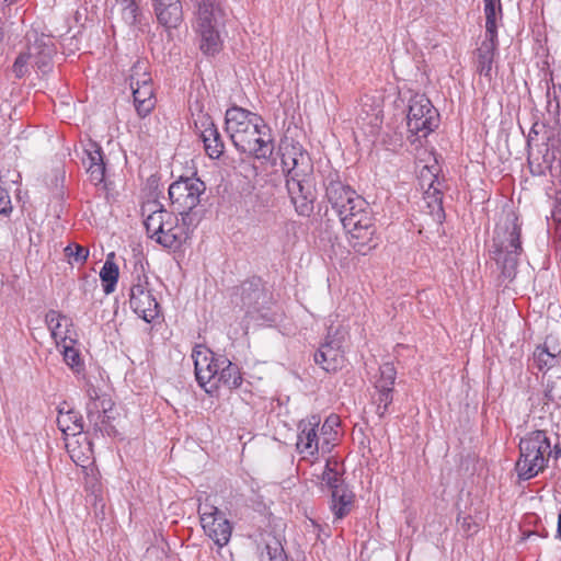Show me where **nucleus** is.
I'll return each instance as SVG.
<instances>
[{
	"instance_id": "1",
	"label": "nucleus",
	"mask_w": 561,
	"mask_h": 561,
	"mask_svg": "<svg viewBox=\"0 0 561 561\" xmlns=\"http://www.w3.org/2000/svg\"><path fill=\"white\" fill-rule=\"evenodd\" d=\"M325 197L337 211L351 247L360 254L374 249L375 218L365 198L340 181L327 185Z\"/></svg>"
},
{
	"instance_id": "30",
	"label": "nucleus",
	"mask_w": 561,
	"mask_h": 561,
	"mask_svg": "<svg viewBox=\"0 0 561 561\" xmlns=\"http://www.w3.org/2000/svg\"><path fill=\"white\" fill-rule=\"evenodd\" d=\"M339 462L335 459H328L324 471L321 476V484L327 485L333 491L334 489L343 485L341 473L337 470Z\"/></svg>"
},
{
	"instance_id": "38",
	"label": "nucleus",
	"mask_w": 561,
	"mask_h": 561,
	"mask_svg": "<svg viewBox=\"0 0 561 561\" xmlns=\"http://www.w3.org/2000/svg\"><path fill=\"white\" fill-rule=\"evenodd\" d=\"M261 561H286V554L282 545L277 540L266 543L261 553Z\"/></svg>"
},
{
	"instance_id": "40",
	"label": "nucleus",
	"mask_w": 561,
	"mask_h": 561,
	"mask_svg": "<svg viewBox=\"0 0 561 561\" xmlns=\"http://www.w3.org/2000/svg\"><path fill=\"white\" fill-rule=\"evenodd\" d=\"M552 219L557 225L558 241L561 244V191L557 193L556 202L552 209Z\"/></svg>"
},
{
	"instance_id": "16",
	"label": "nucleus",
	"mask_w": 561,
	"mask_h": 561,
	"mask_svg": "<svg viewBox=\"0 0 561 561\" xmlns=\"http://www.w3.org/2000/svg\"><path fill=\"white\" fill-rule=\"evenodd\" d=\"M45 321L50 331L57 346L61 343H76V331L73 329L71 319L61 314L59 311L49 310L45 316Z\"/></svg>"
},
{
	"instance_id": "35",
	"label": "nucleus",
	"mask_w": 561,
	"mask_h": 561,
	"mask_svg": "<svg viewBox=\"0 0 561 561\" xmlns=\"http://www.w3.org/2000/svg\"><path fill=\"white\" fill-rule=\"evenodd\" d=\"M113 408V402L111 398L106 396L95 397L93 398L91 396L89 403L87 404V410L89 415L96 414L98 417L101 416L103 413L106 415L107 412H110Z\"/></svg>"
},
{
	"instance_id": "21",
	"label": "nucleus",
	"mask_w": 561,
	"mask_h": 561,
	"mask_svg": "<svg viewBox=\"0 0 561 561\" xmlns=\"http://www.w3.org/2000/svg\"><path fill=\"white\" fill-rule=\"evenodd\" d=\"M201 137L204 142L205 151L211 159H218L224 153V142L220 134L208 115H202Z\"/></svg>"
},
{
	"instance_id": "27",
	"label": "nucleus",
	"mask_w": 561,
	"mask_h": 561,
	"mask_svg": "<svg viewBox=\"0 0 561 561\" xmlns=\"http://www.w3.org/2000/svg\"><path fill=\"white\" fill-rule=\"evenodd\" d=\"M57 425L69 438L81 435L83 432V419L80 413L75 410H59Z\"/></svg>"
},
{
	"instance_id": "5",
	"label": "nucleus",
	"mask_w": 561,
	"mask_h": 561,
	"mask_svg": "<svg viewBox=\"0 0 561 561\" xmlns=\"http://www.w3.org/2000/svg\"><path fill=\"white\" fill-rule=\"evenodd\" d=\"M518 449L515 471L520 480H529L542 472L550 457H561V447L558 444L552 447L547 432L542 430L531 431L522 437Z\"/></svg>"
},
{
	"instance_id": "17",
	"label": "nucleus",
	"mask_w": 561,
	"mask_h": 561,
	"mask_svg": "<svg viewBox=\"0 0 561 561\" xmlns=\"http://www.w3.org/2000/svg\"><path fill=\"white\" fill-rule=\"evenodd\" d=\"M314 362L327 373H336L345 365V354L337 341H327L314 354Z\"/></svg>"
},
{
	"instance_id": "41",
	"label": "nucleus",
	"mask_w": 561,
	"mask_h": 561,
	"mask_svg": "<svg viewBox=\"0 0 561 561\" xmlns=\"http://www.w3.org/2000/svg\"><path fill=\"white\" fill-rule=\"evenodd\" d=\"M460 527L467 536L474 535L479 529V525L471 516L462 517L460 520Z\"/></svg>"
},
{
	"instance_id": "10",
	"label": "nucleus",
	"mask_w": 561,
	"mask_h": 561,
	"mask_svg": "<svg viewBox=\"0 0 561 561\" xmlns=\"http://www.w3.org/2000/svg\"><path fill=\"white\" fill-rule=\"evenodd\" d=\"M439 114L431 101L424 96L411 100L408 113V129L419 138L427 137L438 127Z\"/></svg>"
},
{
	"instance_id": "9",
	"label": "nucleus",
	"mask_w": 561,
	"mask_h": 561,
	"mask_svg": "<svg viewBox=\"0 0 561 561\" xmlns=\"http://www.w3.org/2000/svg\"><path fill=\"white\" fill-rule=\"evenodd\" d=\"M194 371L196 380L205 392L216 394V378L221 367L224 356H216L215 353L203 344L196 345L192 351Z\"/></svg>"
},
{
	"instance_id": "44",
	"label": "nucleus",
	"mask_w": 561,
	"mask_h": 561,
	"mask_svg": "<svg viewBox=\"0 0 561 561\" xmlns=\"http://www.w3.org/2000/svg\"><path fill=\"white\" fill-rule=\"evenodd\" d=\"M12 209L9 193L0 187V214H7Z\"/></svg>"
},
{
	"instance_id": "18",
	"label": "nucleus",
	"mask_w": 561,
	"mask_h": 561,
	"mask_svg": "<svg viewBox=\"0 0 561 561\" xmlns=\"http://www.w3.org/2000/svg\"><path fill=\"white\" fill-rule=\"evenodd\" d=\"M157 21L164 28H178L183 22V8L181 0H170L152 7Z\"/></svg>"
},
{
	"instance_id": "36",
	"label": "nucleus",
	"mask_w": 561,
	"mask_h": 561,
	"mask_svg": "<svg viewBox=\"0 0 561 561\" xmlns=\"http://www.w3.org/2000/svg\"><path fill=\"white\" fill-rule=\"evenodd\" d=\"M89 249L78 243H70L65 248V255L70 264H84L89 257Z\"/></svg>"
},
{
	"instance_id": "26",
	"label": "nucleus",
	"mask_w": 561,
	"mask_h": 561,
	"mask_svg": "<svg viewBox=\"0 0 561 561\" xmlns=\"http://www.w3.org/2000/svg\"><path fill=\"white\" fill-rule=\"evenodd\" d=\"M199 38V49L204 55L214 56L222 49L218 27H195Z\"/></svg>"
},
{
	"instance_id": "39",
	"label": "nucleus",
	"mask_w": 561,
	"mask_h": 561,
	"mask_svg": "<svg viewBox=\"0 0 561 561\" xmlns=\"http://www.w3.org/2000/svg\"><path fill=\"white\" fill-rule=\"evenodd\" d=\"M28 65H33V62H31V60L25 51L21 53L13 64V67H12L13 72L15 73V76L18 78H22L27 73Z\"/></svg>"
},
{
	"instance_id": "24",
	"label": "nucleus",
	"mask_w": 561,
	"mask_h": 561,
	"mask_svg": "<svg viewBox=\"0 0 561 561\" xmlns=\"http://www.w3.org/2000/svg\"><path fill=\"white\" fill-rule=\"evenodd\" d=\"M354 500V493L344 484L332 491L330 507L336 519H342L351 513Z\"/></svg>"
},
{
	"instance_id": "12",
	"label": "nucleus",
	"mask_w": 561,
	"mask_h": 561,
	"mask_svg": "<svg viewBox=\"0 0 561 561\" xmlns=\"http://www.w3.org/2000/svg\"><path fill=\"white\" fill-rule=\"evenodd\" d=\"M129 306L146 322L151 323L160 316V306L153 296L146 276H138L131 285Z\"/></svg>"
},
{
	"instance_id": "8",
	"label": "nucleus",
	"mask_w": 561,
	"mask_h": 561,
	"mask_svg": "<svg viewBox=\"0 0 561 561\" xmlns=\"http://www.w3.org/2000/svg\"><path fill=\"white\" fill-rule=\"evenodd\" d=\"M198 514L202 528L218 547L226 546L232 535V525L209 497H206L198 506Z\"/></svg>"
},
{
	"instance_id": "13",
	"label": "nucleus",
	"mask_w": 561,
	"mask_h": 561,
	"mask_svg": "<svg viewBox=\"0 0 561 561\" xmlns=\"http://www.w3.org/2000/svg\"><path fill=\"white\" fill-rule=\"evenodd\" d=\"M556 385L547 382L542 389L533 390L528 397L529 412L539 419L551 416L558 408Z\"/></svg>"
},
{
	"instance_id": "19",
	"label": "nucleus",
	"mask_w": 561,
	"mask_h": 561,
	"mask_svg": "<svg viewBox=\"0 0 561 561\" xmlns=\"http://www.w3.org/2000/svg\"><path fill=\"white\" fill-rule=\"evenodd\" d=\"M66 448L70 458L77 466L85 468L93 465L92 443L85 435L81 434L76 437L67 438Z\"/></svg>"
},
{
	"instance_id": "15",
	"label": "nucleus",
	"mask_w": 561,
	"mask_h": 561,
	"mask_svg": "<svg viewBox=\"0 0 561 561\" xmlns=\"http://www.w3.org/2000/svg\"><path fill=\"white\" fill-rule=\"evenodd\" d=\"M82 164L85 167L91 183L99 185L105 178V163L102 148L89 140L83 147Z\"/></svg>"
},
{
	"instance_id": "4",
	"label": "nucleus",
	"mask_w": 561,
	"mask_h": 561,
	"mask_svg": "<svg viewBox=\"0 0 561 561\" xmlns=\"http://www.w3.org/2000/svg\"><path fill=\"white\" fill-rule=\"evenodd\" d=\"M341 421L339 415H329L320 426L318 416L302 420L298 426L296 449L302 460L313 463L319 454H328L339 438Z\"/></svg>"
},
{
	"instance_id": "20",
	"label": "nucleus",
	"mask_w": 561,
	"mask_h": 561,
	"mask_svg": "<svg viewBox=\"0 0 561 561\" xmlns=\"http://www.w3.org/2000/svg\"><path fill=\"white\" fill-rule=\"evenodd\" d=\"M222 19L219 0H198L194 27H218Z\"/></svg>"
},
{
	"instance_id": "28",
	"label": "nucleus",
	"mask_w": 561,
	"mask_h": 561,
	"mask_svg": "<svg viewBox=\"0 0 561 561\" xmlns=\"http://www.w3.org/2000/svg\"><path fill=\"white\" fill-rule=\"evenodd\" d=\"M397 370L392 363H385L379 367L374 382L375 390H393Z\"/></svg>"
},
{
	"instance_id": "42",
	"label": "nucleus",
	"mask_w": 561,
	"mask_h": 561,
	"mask_svg": "<svg viewBox=\"0 0 561 561\" xmlns=\"http://www.w3.org/2000/svg\"><path fill=\"white\" fill-rule=\"evenodd\" d=\"M434 162H436L435 159H434ZM436 171H437L436 163H434L432 165L424 163L421 165V170H420L421 178L423 180H427L430 182V184H428L430 187L433 184V179L435 178Z\"/></svg>"
},
{
	"instance_id": "2",
	"label": "nucleus",
	"mask_w": 561,
	"mask_h": 561,
	"mask_svg": "<svg viewBox=\"0 0 561 561\" xmlns=\"http://www.w3.org/2000/svg\"><path fill=\"white\" fill-rule=\"evenodd\" d=\"M226 130L233 146L256 159H266L274 146L267 126L261 116L240 106L226 112Z\"/></svg>"
},
{
	"instance_id": "29",
	"label": "nucleus",
	"mask_w": 561,
	"mask_h": 561,
	"mask_svg": "<svg viewBox=\"0 0 561 561\" xmlns=\"http://www.w3.org/2000/svg\"><path fill=\"white\" fill-rule=\"evenodd\" d=\"M118 275V266L113 261L106 260L100 272L105 294H111L115 290Z\"/></svg>"
},
{
	"instance_id": "43",
	"label": "nucleus",
	"mask_w": 561,
	"mask_h": 561,
	"mask_svg": "<svg viewBox=\"0 0 561 561\" xmlns=\"http://www.w3.org/2000/svg\"><path fill=\"white\" fill-rule=\"evenodd\" d=\"M528 164H529L530 173L536 176L545 175L547 170H549L551 168L550 162L547 161L546 159H545V164H541V163L535 164V162L529 158Z\"/></svg>"
},
{
	"instance_id": "7",
	"label": "nucleus",
	"mask_w": 561,
	"mask_h": 561,
	"mask_svg": "<svg viewBox=\"0 0 561 561\" xmlns=\"http://www.w3.org/2000/svg\"><path fill=\"white\" fill-rule=\"evenodd\" d=\"M128 81L138 116L147 117L157 104L149 62L137 60L129 70Z\"/></svg>"
},
{
	"instance_id": "33",
	"label": "nucleus",
	"mask_w": 561,
	"mask_h": 561,
	"mask_svg": "<svg viewBox=\"0 0 561 561\" xmlns=\"http://www.w3.org/2000/svg\"><path fill=\"white\" fill-rule=\"evenodd\" d=\"M534 362L539 370L545 371L558 364V357L556 354L549 352L545 345L537 346L534 352Z\"/></svg>"
},
{
	"instance_id": "45",
	"label": "nucleus",
	"mask_w": 561,
	"mask_h": 561,
	"mask_svg": "<svg viewBox=\"0 0 561 561\" xmlns=\"http://www.w3.org/2000/svg\"><path fill=\"white\" fill-rule=\"evenodd\" d=\"M484 1V8H502L501 0H483Z\"/></svg>"
},
{
	"instance_id": "6",
	"label": "nucleus",
	"mask_w": 561,
	"mask_h": 561,
	"mask_svg": "<svg viewBox=\"0 0 561 561\" xmlns=\"http://www.w3.org/2000/svg\"><path fill=\"white\" fill-rule=\"evenodd\" d=\"M145 227L150 239L170 250L180 249L192 234V229L185 218L179 219L174 214L163 209L157 203L144 207Z\"/></svg>"
},
{
	"instance_id": "14",
	"label": "nucleus",
	"mask_w": 561,
	"mask_h": 561,
	"mask_svg": "<svg viewBox=\"0 0 561 561\" xmlns=\"http://www.w3.org/2000/svg\"><path fill=\"white\" fill-rule=\"evenodd\" d=\"M495 233L496 237L494 238V243L496 247L495 253L497 256H500L502 253H506L507 255H519L522 253V229L516 219L511 220L505 226V230H502V228L496 229ZM496 260H500V257H496Z\"/></svg>"
},
{
	"instance_id": "34",
	"label": "nucleus",
	"mask_w": 561,
	"mask_h": 561,
	"mask_svg": "<svg viewBox=\"0 0 561 561\" xmlns=\"http://www.w3.org/2000/svg\"><path fill=\"white\" fill-rule=\"evenodd\" d=\"M485 37H497V24L502 20V8H484Z\"/></svg>"
},
{
	"instance_id": "22",
	"label": "nucleus",
	"mask_w": 561,
	"mask_h": 561,
	"mask_svg": "<svg viewBox=\"0 0 561 561\" xmlns=\"http://www.w3.org/2000/svg\"><path fill=\"white\" fill-rule=\"evenodd\" d=\"M497 44V37H485L477 49L476 70L484 77H491Z\"/></svg>"
},
{
	"instance_id": "11",
	"label": "nucleus",
	"mask_w": 561,
	"mask_h": 561,
	"mask_svg": "<svg viewBox=\"0 0 561 561\" xmlns=\"http://www.w3.org/2000/svg\"><path fill=\"white\" fill-rule=\"evenodd\" d=\"M205 188L204 182L196 178L181 179L172 183L169 187L172 206L181 215H188L199 204Z\"/></svg>"
},
{
	"instance_id": "3",
	"label": "nucleus",
	"mask_w": 561,
	"mask_h": 561,
	"mask_svg": "<svg viewBox=\"0 0 561 561\" xmlns=\"http://www.w3.org/2000/svg\"><path fill=\"white\" fill-rule=\"evenodd\" d=\"M282 168L286 173V186L290 201L300 216L313 210L312 185L313 163L300 145L287 144L282 147Z\"/></svg>"
},
{
	"instance_id": "25",
	"label": "nucleus",
	"mask_w": 561,
	"mask_h": 561,
	"mask_svg": "<svg viewBox=\"0 0 561 561\" xmlns=\"http://www.w3.org/2000/svg\"><path fill=\"white\" fill-rule=\"evenodd\" d=\"M242 375L239 367L227 357L221 359V367L216 378L217 391L221 388L237 389L242 383Z\"/></svg>"
},
{
	"instance_id": "32",
	"label": "nucleus",
	"mask_w": 561,
	"mask_h": 561,
	"mask_svg": "<svg viewBox=\"0 0 561 561\" xmlns=\"http://www.w3.org/2000/svg\"><path fill=\"white\" fill-rule=\"evenodd\" d=\"M76 343H61L58 347L62 353L65 363L76 373H79L83 368V362L81 359L79 351L75 347Z\"/></svg>"
},
{
	"instance_id": "31",
	"label": "nucleus",
	"mask_w": 561,
	"mask_h": 561,
	"mask_svg": "<svg viewBox=\"0 0 561 561\" xmlns=\"http://www.w3.org/2000/svg\"><path fill=\"white\" fill-rule=\"evenodd\" d=\"M82 472L84 476L85 491L90 492L94 496H99L102 493V482L98 468L93 463L82 468Z\"/></svg>"
},
{
	"instance_id": "37",
	"label": "nucleus",
	"mask_w": 561,
	"mask_h": 561,
	"mask_svg": "<svg viewBox=\"0 0 561 561\" xmlns=\"http://www.w3.org/2000/svg\"><path fill=\"white\" fill-rule=\"evenodd\" d=\"M374 403L376 404V413L382 419L388 412L389 405L393 400V390H375Z\"/></svg>"
},
{
	"instance_id": "23",
	"label": "nucleus",
	"mask_w": 561,
	"mask_h": 561,
	"mask_svg": "<svg viewBox=\"0 0 561 561\" xmlns=\"http://www.w3.org/2000/svg\"><path fill=\"white\" fill-rule=\"evenodd\" d=\"M25 53L28 56L31 62H33V65L37 68L42 69L48 66L54 53L50 38L45 36L36 38L34 43L28 45Z\"/></svg>"
}]
</instances>
